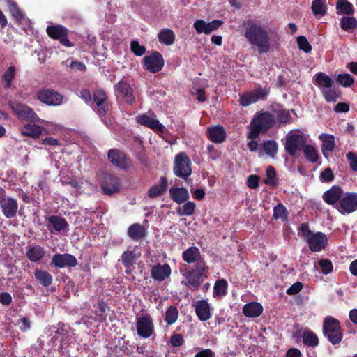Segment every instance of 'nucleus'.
I'll use <instances>...</instances> for the list:
<instances>
[{
	"label": "nucleus",
	"instance_id": "39448f33",
	"mask_svg": "<svg viewBox=\"0 0 357 357\" xmlns=\"http://www.w3.org/2000/svg\"><path fill=\"white\" fill-rule=\"evenodd\" d=\"M8 106L13 113L20 121H25L31 123L40 122V119L34 110L26 104L16 101H10Z\"/></svg>",
	"mask_w": 357,
	"mask_h": 357
},
{
	"label": "nucleus",
	"instance_id": "1a4fd4ad",
	"mask_svg": "<svg viewBox=\"0 0 357 357\" xmlns=\"http://www.w3.org/2000/svg\"><path fill=\"white\" fill-rule=\"evenodd\" d=\"M46 32L50 38L59 40L65 47H71L74 45L73 43L68 39V29L63 25L48 26Z\"/></svg>",
	"mask_w": 357,
	"mask_h": 357
},
{
	"label": "nucleus",
	"instance_id": "5fc2aeb1",
	"mask_svg": "<svg viewBox=\"0 0 357 357\" xmlns=\"http://www.w3.org/2000/svg\"><path fill=\"white\" fill-rule=\"evenodd\" d=\"M336 80L340 85L344 87H349L354 83V79L349 73L338 75Z\"/></svg>",
	"mask_w": 357,
	"mask_h": 357
},
{
	"label": "nucleus",
	"instance_id": "603ef678",
	"mask_svg": "<svg viewBox=\"0 0 357 357\" xmlns=\"http://www.w3.org/2000/svg\"><path fill=\"white\" fill-rule=\"evenodd\" d=\"M256 102L252 91L243 92L239 96V104L242 107H248L252 103Z\"/></svg>",
	"mask_w": 357,
	"mask_h": 357
},
{
	"label": "nucleus",
	"instance_id": "cd10ccee",
	"mask_svg": "<svg viewBox=\"0 0 357 357\" xmlns=\"http://www.w3.org/2000/svg\"><path fill=\"white\" fill-rule=\"evenodd\" d=\"M127 235L132 241H139L147 236V231L144 226L139 223H133L128 227Z\"/></svg>",
	"mask_w": 357,
	"mask_h": 357
},
{
	"label": "nucleus",
	"instance_id": "13d9d810",
	"mask_svg": "<svg viewBox=\"0 0 357 357\" xmlns=\"http://www.w3.org/2000/svg\"><path fill=\"white\" fill-rule=\"evenodd\" d=\"M252 93L255 99H256V102H257L259 100H266L270 93V91L266 88V86H265L264 88L259 87L252 91Z\"/></svg>",
	"mask_w": 357,
	"mask_h": 357
},
{
	"label": "nucleus",
	"instance_id": "69168bd1",
	"mask_svg": "<svg viewBox=\"0 0 357 357\" xmlns=\"http://www.w3.org/2000/svg\"><path fill=\"white\" fill-rule=\"evenodd\" d=\"M223 21L220 20H214L211 22L206 23V34H210L212 31L217 30L220 26L223 24Z\"/></svg>",
	"mask_w": 357,
	"mask_h": 357
},
{
	"label": "nucleus",
	"instance_id": "9b49d317",
	"mask_svg": "<svg viewBox=\"0 0 357 357\" xmlns=\"http://www.w3.org/2000/svg\"><path fill=\"white\" fill-rule=\"evenodd\" d=\"M93 100L96 105V112L102 119L105 118L109 110L108 96L102 89H96L93 93Z\"/></svg>",
	"mask_w": 357,
	"mask_h": 357
},
{
	"label": "nucleus",
	"instance_id": "c03bdc74",
	"mask_svg": "<svg viewBox=\"0 0 357 357\" xmlns=\"http://www.w3.org/2000/svg\"><path fill=\"white\" fill-rule=\"evenodd\" d=\"M302 150L307 160L312 163L317 162L319 155L317 151L312 145L305 144Z\"/></svg>",
	"mask_w": 357,
	"mask_h": 357
},
{
	"label": "nucleus",
	"instance_id": "4be33fe9",
	"mask_svg": "<svg viewBox=\"0 0 357 357\" xmlns=\"http://www.w3.org/2000/svg\"><path fill=\"white\" fill-rule=\"evenodd\" d=\"M321 142V152L324 158H328L335 147V136L331 134L321 133L319 135Z\"/></svg>",
	"mask_w": 357,
	"mask_h": 357
},
{
	"label": "nucleus",
	"instance_id": "2f4dec72",
	"mask_svg": "<svg viewBox=\"0 0 357 357\" xmlns=\"http://www.w3.org/2000/svg\"><path fill=\"white\" fill-rule=\"evenodd\" d=\"M160 181L159 184L155 183L149 189L147 195L149 198L155 199L166 192L168 187L167 179L165 176H161Z\"/></svg>",
	"mask_w": 357,
	"mask_h": 357
},
{
	"label": "nucleus",
	"instance_id": "774afa93",
	"mask_svg": "<svg viewBox=\"0 0 357 357\" xmlns=\"http://www.w3.org/2000/svg\"><path fill=\"white\" fill-rule=\"evenodd\" d=\"M303 287V284L302 282H296L294 283L292 285H291V287H289L287 289L286 293L288 295L294 296V295L298 294L302 290Z\"/></svg>",
	"mask_w": 357,
	"mask_h": 357
},
{
	"label": "nucleus",
	"instance_id": "ddd939ff",
	"mask_svg": "<svg viewBox=\"0 0 357 357\" xmlns=\"http://www.w3.org/2000/svg\"><path fill=\"white\" fill-rule=\"evenodd\" d=\"M143 62L144 68L152 73L160 71L165 64L162 54L157 51L144 56Z\"/></svg>",
	"mask_w": 357,
	"mask_h": 357
},
{
	"label": "nucleus",
	"instance_id": "9d476101",
	"mask_svg": "<svg viewBox=\"0 0 357 357\" xmlns=\"http://www.w3.org/2000/svg\"><path fill=\"white\" fill-rule=\"evenodd\" d=\"M108 160L123 170H128L132 166V160L123 151L117 149H112L107 153Z\"/></svg>",
	"mask_w": 357,
	"mask_h": 357
},
{
	"label": "nucleus",
	"instance_id": "c756f323",
	"mask_svg": "<svg viewBox=\"0 0 357 357\" xmlns=\"http://www.w3.org/2000/svg\"><path fill=\"white\" fill-rule=\"evenodd\" d=\"M169 197L177 204H181L189 199L190 195L188 190L184 187H171Z\"/></svg>",
	"mask_w": 357,
	"mask_h": 357
},
{
	"label": "nucleus",
	"instance_id": "37998d69",
	"mask_svg": "<svg viewBox=\"0 0 357 357\" xmlns=\"http://www.w3.org/2000/svg\"><path fill=\"white\" fill-rule=\"evenodd\" d=\"M316 85L321 88H331L333 86V80L324 73H318L315 75Z\"/></svg>",
	"mask_w": 357,
	"mask_h": 357
},
{
	"label": "nucleus",
	"instance_id": "6ab92c4d",
	"mask_svg": "<svg viewBox=\"0 0 357 357\" xmlns=\"http://www.w3.org/2000/svg\"><path fill=\"white\" fill-rule=\"evenodd\" d=\"M47 228L51 234L62 233L68 231L69 224L65 218L59 215H50L45 218Z\"/></svg>",
	"mask_w": 357,
	"mask_h": 357
},
{
	"label": "nucleus",
	"instance_id": "f8f14e48",
	"mask_svg": "<svg viewBox=\"0 0 357 357\" xmlns=\"http://www.w3.org/2000/svg\"><path fill=\"white\" fill-rule=\"evenodd\" d=\"M305 144L306 141L303 135L292 134L287 137L284 149L289 155L295 156L296 151L302 150Z\"/></svg>",
	"mask_w": 357,
	"mask_h": 357
},
{
	"label": "nucleus",
	"instance_id": "3c124183",
	"mask_svg": "<svg viewBox=\"0 0 357 357\" xmlns=\"http://www.w3.org/2000/svg\"><path fill=\"white\" fill-rule=\"evenodd\" d=\"M263 148L265 153L270 157L274 158L278 152V144L275 140H268L264 142Z\"/></svg>",
	"mask_w": 357,
	"mask_h": 357
},
{
	"label": "nucleus",
	"instance_id": "bb28decb",
	"mask_svg": "<svg viewBox=\"0 0 357 357\" xmlns=\"http://www.w3.org/2000/svg\"><path fill=\"white\" fill-rule=\"evenodd\" d=\"M195 313L201 321H206L211 317V307L208 302L205 299L197 301Z\"/></svg>",
	"mask_w": 357,
	"mask_h": 357
},
{
	"label": "nucleus",
	"instance_id": "49530a36",
	"mask_svg": "<svg viewBox=\"0 0 357 357\" xmlns=\"http://www.w3.org/2000/svg\"><path fill=\"white\" fill-rule=\"evenodd\" d=\"M264 183L270 186H276L278 184L276 170L274 167L268 166L266 169V178Z\"/></svg>",
	"mask_w": 357,
	"mask_h": 357
},
{
	"label": "nucleus",
	"instance_id": "0eeeda50",
	"mask_svg": "<svg viewBox=\"0 0 357 357\" xmlns=\"http://www.w3.org/2000/svg\"><path fill=\"white\" fill-rule=\"evenodd\" d=\"M137 334L139 337L148 339L155 333L153 319L149 314H142L136 318Z\"/></svg>",
	"mask_w": 357,
	"mask_h": 357
},
{
	"label": "nucleus",
	"instance_id": "79ce46f5",
	"mask_svg": "<svg viewBox=\"0 0 357 357\" xmlns=\"http://www.w3.org/2000/svg\"><path fill=\"white\" fill-rule=\"evenodd\" d=\"M341 28L349 33L357 28V20L354 17H343L340 20Z\"/></svg>",
	"mask_w": 357,
	"mask_h": 357
},
{
	"label": "nucleus",
	"instance_id": "c9c22d12",
	"mask_svg": "<svg viewBox=\"0 0 357 357\" xmlns=\"http://www.w3.org/2000/svg\"><path fill=\"white\" fill-rule=\"evenodd\" d=\"M34 277L36 281L45 287L51 285L53 281L52 275L47 271L42 269H36L34 271Z\"/></svg>",
	"mask_w": 357,
	"mask_h": 357
},
{
	"label": "nucleus",
	"instance_id": "a878e982",
	"mask_svg": "<svg viewBox=\"0 0 357 357\" xmlns=\"http://www.w3.org/2000/svg\"><path fill=\"white\" fill-rule=\"evenodd\" d=\"M183 260L188 264H198L199 262H206L202 258L201 252L199 248L196 246H191L184 250L182 253Z\"/></svg>",
	"mask_w": 357,
	"mask_h": 357
},
{
	"label": "nucleus",
	"instance_id": "dca6fc26",
	"mask_svg": "<svg viewBox=\"0 0 357 357\" xmlns=\"http://www.w3.org/2000/svg\"><path fill=\"white\" fill-rule=\"evenodd\" d=\"M310 250L313 252H320L328 245V238L325 234L321 231L312 233L308 238H305Z\"/></svg>",
	"mask_w": 357,
	"mask_h": 357
},
{
	"label": "nucleus",
	"instance_id": "0e129e2a",
	"mask_svg": "<svg viewBox=\"0 0 357 357\" xmlns=\"http://www.w3.org/2000/svg\"><path fill=\"white\" fill-rule=\"evenodd\" d=\"M10 10L12 13L13 16L18 21L22 20L24 18V15L19 8L17 4L15 2H12L10 4Z\"/></svg>",
	"mask_w": 357,
	"mask_h": 357
},
{
	"label": "nucleus",
	"instance_id": "72a5a7b5",
	"mask_svg": "<svg viewBox=\"0 0 357 357\" xmlns=\"http://www.w3.org/2000/svg\"><path fill=\"white\" fill-rule=\"evenodd\" d=\"M45 255V250L40 245H34L29 248L26 252V257L31 262L40 261Z\"/></svg>",
	"mask_w": 357,
	"mask_h": 357
},
{
	"label": "nucleus",
	"instance_id": "4c0bfd02",
	"mask_svg": "<svg viewBox=\"0 0 357 357\" xmlns=\"http://www.w3.org/2000/svg\"><path fill=\"white\" fill-rule=\"evenodd\" d=\"M158 38L160 43L167 46L172 45L175 41V34L170 29L161 30L158 35Z\"/></svg>",
	"mask_w": 357,
	"mask_h": 357
},
{
	"label": "nucleus",
	"instance_id": "7ed1b4c3",
	"mask_svg": "<svg viewBox=\"0 0 357 357\" xmlns=\"http://www.w3.org/2000/svg\"><path fill=\"white\" fill-rule=\"evenodd\" d=\"M323 334L329 342L335 345L340 344L343 338L340 322L332 316H326L323 321Z\"/></svg>",
	"mask_w": 357,
	"mask_h": 357
},
{
	"label": "nucleus",
	"instance_id": "6e6d98bb",
	"mask_svg": "<svg viewBox=\"0 0 357 357\" xmlns=\"http://www.w3.org/2000/svg\"><path fill=\"white\" fill-rule=\"evenodd\" d=\"M107 308H108V305L106 303L103 301L98 303L95 314L100 322H104L107 320V315L105 314Z\"/></svg>",
	"mask_w": 357,
	"mask_h": 357
},
{
	"label": "nucleus",
	"instance_id": "4d7b16f0",
	"mask_svg": "<svg viewBox=\"0 0 357 357\" xmlns=\"http://www.w3.org/2000/svg\"><path fill=\"white\" fill-rule=\"evenodd\" d=\"M130 50L137 56H141L146 52V47L144 45H141L137 40L131 41Z\"/></svg>",
	"mask_w": 357,
	"mask_h": 357
},
{
	"label": "nucleus",
	"instance_id": "e433bc0d",
	"mask_svg": "<svg viewBox=\"0 0 357 357\" xmlns=\"http://www.w3.org/2000/svg\"><path fill=\"white\" fill-rule=\"evenodd\" d=\"M336 10L337 15H353L355 9L348 0H337L336 3Z\"/></svg>",
	"mask_w": 357,
	"mask_h": 357
},
{
	"label": "nucleus",
	"instance_id": "2eb2a0df",
	"mask_svg": "<svg viewBox=\"0 0 357 357\" xmlns=\"http://www.w3.org/2000/svg\"><path fill=\"white\" fill-rule=\"evenodd\" d=\"M336 208L341 213H347L348 214L356 211L357 210V193H343Z\"/></svg>",
	"mask_w": 357,
	"mask_h": 357
},
{
	"label": "nucleus",
	"instance_id": "f257e3e1",
	"mask_svg": "<svg viewBox=\"0 0 357 357\" xmlns=\"http://www.w3.org/2000/svg\"><path fill=\"white\" fill-rule=\"evenodd\" d=\"M243 26L245 38L252 46L257 48L259 54H265L270 51V38L265 26L255 20L245 21Z\"/></svg>",
	"mask_w": 357,
	"mask_h": 357
},
{
	"label": "nucleus",
	"instance_id": "5701e85b",
	"mask_svg": "<svg viewBox=\"0 0 357 357\" xmlns=\"http://www.w3.org/2000/svg\"><path fill=\"white\" fill-rule=\"evenodd\" d=\"M137 122L160 133H164L166 130V128L157 119L146 114L139 115L137 117Z\"/></svg>",
	"mask_w": 357,
	"mask_h": 357
},
{
	"label": "nucleus",
	"instance_id": "a18cd8bd",
	"mask_svg": "<svg viewBox=\"0 0 357 357\" xmlns=\"http://www.w3.org/2000/svg\"><path fill=\"white\" fill-rule=\"evenodd\" d=\"M178 318V310L176 307L170 305L165 314V321L168 326L174 324Z\"/></svg>",
	"mask_w": 357,
	"mask_h": 357
},
{
	"label": "nucleus",
	"instance_id": "f704fd0d",
	"mask_svg": "<svg viewBox=\"0 0 357 357\" xmlns=\"http://www.w3.org/2000/svg\"><path fill=\"white\" fill-rule=\"evenodd\" d=\"M43 128L39 125L28 123L24 126L22 128V135L31 137L33 139H37L42 134Z\"/></svg>",
	"mask_w": 357,
	"mask_h": 357
},
{
	"label": "nucleus",
	"instance_id": "ea45409f",
	"mask_svg": "<svg viewBox=\"0 0 357 357\" xmlns=\"http://www.w3.org/2000/svg\"><path fill=\"white\" fill-rule=\"evenodd\" d=\"M303 342L305 345L316 347L319 345V341L317 335L309 329H305L303 333Z\"/></svg>",
	"mask_w": 357,
	"mask_h": 357
},
{
	"label": "nucleus",
	"instance_id": "e2e57ef3",
	"mask_svg": "<svg viewBox=\"0 0 357 357\" xmlns=\"http://www.w3.org/2000/svg\"><path fill=\"white\" fill-rule=\"evenodd\" d=\"M349 162V167L354 172H357V154L355 152L349 151L346 155Z\"/></svg>",
	"mask_w": 357,
	"mask_h": 357
},
{
	"label": "nucleus",
	"instance_id": "473e14b6",
	"mask_svg": "<svg viewBox=\"0 0 357 357\" xmlns=\"http://www.w3.org/2000/svg\"><path fill=\"white\" fill-rule=\"evenodd\" d=\"M263 312L262 305L257 302L246 303L243 307V313L246 317L255 318L260 316Z\"/></svg>",
	"mask_w": 357,
	"mask_h": 357
},
{
	"label": "nucleus",
	"instance_id": "a211bd4d",
	"mask_svg": "<svg viewBox=\"0 0 357 357\" xmlns=\"http://www.w3.org/2000/svg\"><path fill=\"white\" fill-rule=\"evenodd\" d=\"M77 264L76 257L69 253L60 254L56 253L52 257L50 262L51 266H54L57 268H62L64 267L74 268Z\"/></svg>",
	"mask_w": 357,
	"mask_h": 357
},
{
	"label": "nucleus",
	"instance_id": "4468645a",
	"mask_svg": "<svg viewBox=\"0 0 357 357\" xmlns=\"http://www.w3.org/2000/svg\"><path fill=\"white\" fill-rule=\"evenodd\" d=\"M0 208L4 217L11 219L17 215L18 204L15 199L6 196V193H3L0 199Z\"/></svg>",
	"mask_w": 357,
	"mask_h": 357
},
{
	"label": "nucleus",
	"instance_id": "052dcab7",
	"mask_svg": "<svg viewBox=\"0 0 357 357\" xmlns=\"http://www.w3.org/2000/svg\"><path fill=\"white\" fill-rule=\"evenodd\" d=\"M287 213L286 207L282 204H279L273 208V218L275 220L282 219L286 216Z\"/></svg>",
	"mask_w": 357,
	"mask_h": 357
},
{
	"label": "nucleus",
	"instance_id": "864d4df0",
	"mask_svg": "<svg viewBox=\"0 0 357 357\" xmlns=\"http://www.w3.org/2000/svg\"><path fill=\"white\" fill-rule=\"evenodd\" d=\"M321 92L328 102H335L340 96V93L331 88L324 89L321 90Z\"/></svg>",
	"mask_w": 357,
	"mask_h": 357
},
{
	"label": "nucleus",
	"instance_id": "bf43d9fd",
	"mask_svg": "<svg viewBox=\"0 0 357 357\" xmlns=\"http://www.w3.org/2000/svg\"><path fill=\"white\" fill-rule=\"evenodd\" d=\"M297 43L300 50L305 53H309L312 50V46L308 43L307 38L304 36H300L297 38Z\"/></svg>",
	"mask_w": 357,
	"mask_h": 357
},
{
	"label": "nucleus",
	"instance_id": "aec40b11",
	"mask_svg": "<svg viewBox=\"0 0 357 357\" xmlns=\"http://www.w3.org/2000/svg\"><path fill=\"white\" fill-rule=\"evenodd\" d=\"M101 188L105 195H112L119 190V179L117 176L105 174L101 183Z\"/></svg>",
	"mask_w": 357,
	"mask_h": 357
},
{
	"label": "nucleus",
	"instance_id": "f3484780",
	"mask_svg": "<svg viewBox=\"0 0 357 357\" xmlns=\"http://www.w3.org/2000/svg\"><path fill=\"white\" fill-rule=\"evenodd\" d=\"M114 89L116 96H121L127 104L132 105L135 102L133 89L126 81H119L114 85Z\"/></svg>",
	"mask_w": 357,
	"mask_h": 357
},
{
	"label": "nucleus",
	"instance_id": "412c9836",
	"mask_svg": "<svg viewBox=\"0 0 357 357\" xmlns=\"http://www.w3.org/2000/svg\"><path fill=\"white\" fill-rule=\"evenodd\" d=\"M172 273V269L168 264H158L152 266L151 275L156 282H162L169 278Z\"/></svg>",
	"mask_w": 357,
	"mask_h": 357
},
{
	"label": "nucleus",
	"instance_id": "7c9ffc66",
	"mask_svg": "<svg viewBox=\"0 0 357 357\" xmlns=\"http://www.w3.org/2000/svg\"><path fill=\"white\" fill-rule=\"evenodd\" d=\"M139 255L135 252V250L128 249L123 252L121 257V260L122 264L126 268V273H131L132 270L130 268L136 264Z\"/></svg>",
	"mask_w": 357,
	"mask_h": 357
},
{
	"label": "nucleus",
	"instance_id": "6e6552de",
	"mask_svg": "<svg viewBox=\"0 0 357 357\" xmlns=\"http://www.w3.org/2000/svg\"><path fill=\"white\" fill-rule=\"evenodd\" d=\"M63 96L57 91L47 88L39 90L36 98L48 106H59L63 103Z\"/></svg>",
	"mask_w": 357,
	"mask_h": 357
},
{
	"label": "nucleus",
	"instance_id": "09e8293b",
	"mask_svg": "<svg viewBox=\"0 0 357 357\" xmlns=\"http://www.w3.org/2000/svg\"><path fill=\"white\" fill-rule=\"evenodd\" d=\"M196 205L193 202H185L181 208H176V213L179 215L190 216L195 213Z\"/></svg>",
	"mask_w": 357,
	"mask_h": 357
},
{
	"label": "nucleus",
	"instance_id": "f03ea898",
	"mask_svg": "<svg viewBox=\"0 0 357 357\" xmlns=\"http://www.w3.org/2000/svg\"><path fill=\"white\" fill-rule=\"evenodd\" d=\"M275 123L273 115L268 112H264L257 114L250 123V132L248 139H256L259 134L266 133Z\"/></svg>",
	"mask_w": 357,
	"mask_h": 357
},
{
	"label": "nucleus",
	"instance_id": "58836bf2",
	"mask_svg": "<svg viewBox=\"0 0 357 357\" xmlns=\"http://www.w3.org/2000/svg\"><path fill=\"white\" fill-rule=\"evenodd\" d=\"M16 74V68L15 66H10L3 73L1 77V82L3 88L8 89L12 86V81L15 78Z\"/></svg>",
	"mask_w": 357,
	"mask_h": 357
},
{
	"label": "nucleus",
	"instance_id": "423d86ee",
	"mask_svg": "<svg viewBox=\"0 0 357 357\" xmlns=\"http://www.w3.org/2000/svg\"><path fill=\"white\" fill-rule=\"evenodd\" d=\"M191 160L185 152L177 154L174 159L173 172L174 174L185 180L191 181L189 176L192 174Z\"/></svg>",
	"mask_w": 357,
	"mask_h": 357
},
{
	"label": "nucleus",
	"instance_id": "a19ab883",
	"mask_svg": "<svg viewBox=\"0 0 357 357\" xmlns=\"http://www.w3.org/2000/svg\"><path fill=\"white\" fill-rule=\"evenodd\" d=\"M228 283L225 279L218 280L213 287V296L222 298L227 294Z\"/></svg>",
	"mask_w": 357,
	"mask_h": 357
},
{
	"label": "nucleus",
	"instance_id": "393cba45",
	"mask_svg": "<svg viewBox=\"0 0 357 357\" xmlns=\"http://www.w3.org/2000/svg\"><path fill=\"white\" fill-rule=\"evenodd\" d=\"M208 139L212 142L221 144L226 139V131L222 126H215L208 127L206 131Z\"/></svg>",
	"mask_w": 357,
	"mask_h": 357
},
{
	"label": "nucleus",
	"instance_id": "b1692460",
	"mask_svg": "<svg viewBox=\"0 0 357 357\" xmlns=\"http://www.w3.org/2000/svg\"><path fill=\"white\" fill-rule=\"evenodd\" d=\"M343 195L342 189L338 185H333L323 195L324 201L329 204L338 206V203Z\"/></svg>",
	"mask_w": 357,
	"mask_h": 357
},
{
	"label": "nucleus",
	"instance_id": "20e7f679",
	"mask_svg": "<svg viewBox=\"0 0 357 357\" xmlns=\"http://www.w3.org/2000/svg\"><path fill=\"white\" fill-rule=\"evenodd\" d=\"M206 262H199L195 264L194 268L188 271L183 276L185 278L188 285L191 290H197L203 282V277L207 278L204 273L208 271Z\"/></svg>",
	"mask_w": 357,
	"mask_h": 357
},
{
	"label": "nucleus",
	"instance_id": "c85d7f7f",
	"mask_svg": "<svg viewBox=\"0 0 357 357\" xmlns=\"http://www.w3.org/2000/svg\"><path fill=\"white\" fill-rule=\"evenodd\" d=\"M271 114L275 117L278 123L287 124L291 119L289 109L284 108L281 105L276 104L271 107Z\"/></svg>",
	"mask_w": 357,
	"mask_h": 357
},
{
	"label": "nucleus",
	"instance_id": "338daca9",
	"mask_svg": "<svg viewBox=\"0 0 357 357\" xmlns=\"http://www.w3.org/2000/svg\"><path fill=\"white\" fill-rule=\"evenodd\" d=\"M169 342L174 347L182 346L185 341L181 334H174L171 336Z\"/></svg>",
	"mask_w": 357,
	"mask_h": 357
},
{
	"label": "nucleus",
	"instance_id": "de8ad7c7",
	"mask_svg": "<svg viewBox=\"0 0 357 357\" xmlns=\"http://www.w3.org/2000/svg\"><path fill=\"white\" fill-rule=\"evenodd\" d=\"M326 0H314L312 3V11L314 15L324 16L326 14Z\"/></svg>",
	"mask_w": 357,
	"mask_h": 357
},
{
	"label": "nucleus",
	"instance_id": "8fccbe9b",
	"mask_svg": "<svg viewBox=\"0 0 357 357\" xmlns=\"http://www.w3.org/2000/svg\"><path fill=\"white\" fill-rule=\"evenodd\" d=\"M68 332L69 327L65 325L62 322H59L58 324L57 330L56 331V334L60 335L61 336L60 339L61 345L67 344L68 342Z\"/></svg>",
	"mask_w": 357,
	"mask_h": 357
},
{
	"label": "nucleus",
	"instance_id": "680f3d73",
	"mask_svg": "<svg viewBox=\"0 0 357 357\" xmlns=\"http://www.w3.org/2000/svg\"><path fill=\"white\" fill-rule=\"evenodd\" d=\"M319 264L321 268L322 273L324 275H327L333 271V266L332 262L330 260L327 259H321L319 261Z\"/></svg>",
	"mask_w": 357,
	"mask_h": 357
}]
</instances>
